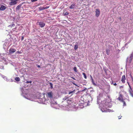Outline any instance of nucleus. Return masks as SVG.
Masks as SVG:
<instances>
[{
    "mask_svg": "<svg viewBox=\"0 0 133 133\" xmlns=\"http://www.w3.org/2000/svg\"><path fill=\"white\" fill-rule=\"evenodd\" d=\"M24 37L23 36H22L21 38V40H23L24 39Z\"/></svg>",
    "mask_w": 133,
    "mask_h": 133,
    "instance_id": "35",
    "label": "nucleus"
},
{
    "mask_svg": "<svg viewBox=\"0 0 133 133\" xmlns=\"http://www.w3.org/2000/svg\"><path fill=\"white\" fill-rule=\"evenodd\" d=\"M69 14V13L68 12H65L64 14V16H66V15H68Z\"/></svg>",
    "mask_w": 133,
    "mask_h": 133,
    "instance_id": "29",
    "label": "nucleus"
},
{
    "mask_svg": "<svg viewBox=\"0 0 133 133\" xmlns=\"http://www.w3.org/2000/svg\"><path fill=\"white\" fill-rule=\"evenodd\" d=\"M87 90V89L86 88H85L83 90V91H85V90Z\"/></svg>",
    "mask_w": 133,
    "mask_h": 133,
    "instance_id": "37",
    "label": "nucleus"
},
{
    "mask_svg": "<svg viewBox=\"0 0 133 133\" xmlns=\"http://www.w3.org/2000/svg\"><path fill=\"white\" fill-rule=\"evenodd\" d=\"M83 75L84 76V78L85 79H86L87 78V76H86L85 74L84 73H83Z\"/></svg>",
    "mask_w": 133,
    "mask_h": 133,
    "instance_id": "28",
    "label": "nucleus"
},
{
    "mask_svg": "<svg viewBox=\"0 0 133 133\" xmlns=\"http://www.w3.org/2000/svg\"><path fill=\"white\" fill-rule=\"evenodd\" d=\"M131 78L133 80V78H132V77H131Z\"/></svg>",
    "mask_w": 133,
    "mask_h": 133,
    "instance_id": "46",
    "label": "nucleus"
},
{
    "mask_svg": "<svg viewBox=\"0 0 133 133\" xmlns=\"http://www.w3.org/2000/svg\"><path fill=\"white\" fill-rule=\"evenodd\" d=\"M72 78L74 79V80H75V78H74V77H72Z\"/></svg>",
    "mask_w": 133,
    "mask_h": 133,
    "instance_id": "43",
    "label": "nucleus"
},
{
    "mask_svg": "<svg viewBox=\"0 0 133 133\" xmlns=\"http://www.w3.org/2000/svg\"><path fill=\"white\" fill-rule=\"evenodd\" d=\"M120 101L122 103H123V106H126V103L124 101V100H120Z\"/></svg>",
    "mask_w": 133,
    "mask_h": 133,
    "instance_id": "20",
    "label": "nucleus"
},
{
    "mask_svg": "<svg viewBox=\"0 0 133 133\" xmlns=\"http://www.w3.org/2000/svg\"><path fill=\"white\" fill-rule=\"evenodd\" d=\"M73 84H74V85H76V86H77L76 84L75 83H73Z\"/></svg>",
    "mask_w": 133,
    "mask_h": 133,
    "instance_id": "42",
    "label": "nucleus"
},
{
    "mask_svg": "<svg viewBox=\"0 0 133 133\" xmlns=\"http://www.w3.org/2000/svg\"><path fill=\"white\" fill-rule=\"evenodd\" d=\"M79 101L77 102V103H76V104H78L79 107L81 108H83L85 107H86L88 105H89L88 102L89 101V100H78ZM78 107L79 106H78Z\"/></svg>",
    "mask_w": 133,
    "mask_h": 133,
    "instance_id": "1",
    "label": "nucleus"
},
{
    "mask_svg": "<svg viewBox=\"0 0 133 133\" xmlns=\"http://www.w3.org/2000/svg\"><path fill=\"white\" fill-rule=\"evenodd\" d=\"M49 83L50 85V86L51 88V89H52L53 88V84H52V83L51 82Z\"/></svg>",
    "mask_w": 133,
    "mask_h": 133,
    "instance_id": "24",
    "label": "nucleus"
},
{
    "mask_svg": "<svg viewBox=\"0 0 133 133\" xmlns=\"http://www.w3.org/2000/svg\"><path fill=\"white\" fill-rule=\"evenodd\" d=\"M25 96H24V97H25V98L27 99H28V98H27L26 97H25Z\"/></svg>",
    "mask_w": 133,
    "mask_h": 133,
    "instance_id": "44",
    "label": "nucleus"
},
{
    "mask_svg": "<svg viewBox=\"0 0 133 133\" xmlns=\"http://www.w3.org/2000/svg\"><path fill=\"white\" fill-rule=\"evenodd\" d=\"M21 52L20 51H17L16 52V54H21Z\"/></svg>",
    "mask_w": 133,
    "mask_h": 133,
    "instance_id": "33",
    "label": "nucleus"
},
{
    "mask_svg": "<svg viewBox=\"0 0 133 133\" xmlns=\"http://www.w3.org/2000/svg\"><path fill=\"white\" fill-rule=\"evenodd\" d=\"M128 84H129V86L130 87V88H131L130 86V85H129V83H128Z\"/></svg>",
    "mask_w": 133,
    "mask_h": 133,
    "instance_id": "45",
    "label": "nucleus"
},
{
    "mask_svg": "<svg viewBox=\"0 0 133 133\" xmlns=\"http://www.w3.org/2000/svg\"><path fill=\"white\" fill-rule=\"evenodd\" d=\"M39 10L40 11L43 10L45 9V8L43 7H40L39 8Z\"/></svg>",
    "mask_w": 133,
    "mask_h": 133,
    "instance_id": "22",
    "label": "nucleus"
},
{
    "mask_svg": "<svg viewBox=\"0 0 133 133\" xmlns=\"http://www.w3.org/2000/svg\"><path fill=\"white\" fill-rule=\"evenodd\" d=\"M16 50L13 48H10L9 50V53L10 54H11L16 52Z\"/></svg>",
    "mask_w": 133,
    "mask_h": 133,
    "instance_id": "7",
    "label": "nucleus"
},
{
    "mask_svg": "<svg viewBox=\"0 0 133 133\" xmlns=\"http://www.w3.org/2000/svg\"><path fill=\"white\" fill-rule=\"evenodd\" d=\"M118 19L120 21L121 20V17H119L118 18Z\"/></svg>",
    "mask_w": 133,
    "mask_h": 133,
    "instance_id": "36",
    "label": "nucleus"
},
{
    "mask_svg": "<svg viewBox=\"0 0 133 133\" xmlns=\"http://www.w3.org/2000/svg\"><path fill=\"white\" fill-rule=\"evenodd\" d=\"M111 101H110L109 102V103H110V104H108L109 105H110V107L111 106H112V104L111 103Z\"/></svg>",
    "mask_w": 133,
    "mask_h": 133,
    "instance_id": "34",
    "label": "nucleus"
},
{
    "mask_svg": "<svg viewBox=\"0 0 133 133\" xmlns=\"http://www.w3.org/2000/svg\"><path fill=\"white\" fill-rule=\"evenodd\" d=\"M106 100H103V102L105 103V105L106 106H107L109 108L110 107V105H109L108 104H110L109 102H108L106 101Z\"/></svg>",
    "mask_w": 133,
    "mask_h": 133,
    "instance_id": "9",
    "label": "nucleus"
},
{
    "mask_svg": "<svg viewBox=\"0 0 133 133\" xmlns=\"http://www.w3.org/2000/svg\"><path fill=\"white\" fill-rule=\"evenodd\" d=\"M106 54L107 55H109V52L110 51V50L109 49H106Z\"/></svg>",
    "mask_w": 133,
    "mask_h": 133,
    "instance_id": "23",
    "label": "nucleus"
},
{
    "mask_svg": "<svg viewBox=\"0 0 133 133\" xmlns=\"http://www.w3.org/2000/svg\"><path fill=\"white\" fill-rule=\"evenodd\" d=\"M21 6L22 4H19L18 6H17L16 8V11L19 10L21 8Z\"/></svg>",
    "mask_w": 133,
    "mask_h": 133,
    "instance_id": "13",
    "label": "nucleus"
},
{
    "mask_svg": "<svg viewBox=\"0 0 133 133\" xmlns=\"http://www.w3.org/2000/svg\"><path fill=\"white\" fill-rule=\"evenodd\" d=\"M78 48V46L77 45H75L74 49L76 50Z\"/></svg>",
    "mask_w": 133,
    "mask_h": 133,
    "instance_id": "26",
    "label": "nucleus"
},
{
    "mask_svg": "<svg viewBox=\"0 0 133 133\" xmlns=\"http://www.w3.org/2000/svg\"><path fill=\"white\" fill-rule=\"evenodd\" d=\"M133 57V53H132L130 55L129 57L127 58V62L129 61V63H131Z\"/></svg>",
    "mask_w": 133,
    "mask_h": 133,
    "instance_id": "2",
    "label": "nucleus"
},
{
    "mask_svg": "<svg viewBox=\"0 0 133 133\" xmlns=\"http://www.w3.org/2000/svg\"><path fill=\"white\" fill-rule=\"evenodd\" d=\"M47 96L50 98V99H52V98L53 93L52 91L48 92L47 93Z\"/></svg>",
    "mask_w": 133,
    "mask_h": 133,
    "instance_id": "3",
    "label": "nucleus"
},
{
    "mask_svg": "<svg viewBox=\"0 0 133 133\" xmlns=\"http://www.w3.org/2000/svg\"><path fill=\"white\" fill-rule=\"evenodd\" d=\"M90 77H91V82H92V83L94 85L96 86V84H95V82L94 81L92 77V76L91 75L90 76Z\"/></svg>",
    "mask_w": 133,
    "mask_h": 133,
    "instance_id": "15",
    "label": "nucleus"
},
{
    "mask_svg": "<svg viewBox=\"0 0 133 133\" xmlns=\"http://www.w3.org/2000/svg\"><path fill=\"white\" fill-rule=\"evenodd\" d=\"M32 81H28L26 82V83H27V84L29 83H32Z\"/></svg>",
    "mask_w": 133,
    "mask_h": 133,
    "instance_id": "27",
    "label": "nucleus"
},
{
    "mask_svg": "<svg viewBox=\"0 0 133 133\" xmlns=\"http://www.w3.org/2000/svg\"><path fill=\"white\" fill-rule=\"evenodd\" d=\"M75 4H72L69 7V9H72L75 8Z\"/></svg>",
    "mask_w": 133,
    "mask_h": 133,
    "instance_id": "14",
    "label": "nucleus"
},
{
    "mask_svg": "<svg viewBox=\"0 0 133 133\" xmlns=\"http://www.w3.org/2000/svg\"><path fill=\"white\" fill-rule=\"evenodd\" d=\"M49 102L52 105H56L57 104V102L55 100H50Z\"/></svg>",
    "mask_w": 133,
    "mask_h": 133,
    "instance_id": "10",
    "label": "nucleus"
},
{
    "mask_svg": "<svg viewBox=\"0 0 133 133\" xmlns=\"http://www.w3.org/2000/svg\"><path fill=\"white\" fill-rule=\"evenodd\" d=\"M37 67L38 68H40V66L39 65H37Z\"/></svg>",
    "mask_w": 133,
    "mask_h": 133,
    "instance_id": "40",
    "label": "nucleus"
},
{
    "mask_svg": "<svg viewBox=\"0 0 133 133\" xmlns=\"http://www.w3.org/2000/svg\"><path fill=\"white\" fill-rule=\"evenodd\" d=\"M122 95H120V97H119L118 98L119 99V100H122L120 98V97H122Z\"/></svg>",
    "mask_w": 133,
    "mask_h": 133,
    "instance_id": "31",
    "label": "nucleus"
},
{
    "mask_svg": "<svg viewBox=\"0 0 133 133\" xmlns=\"http://www.w3.org/2000/svg\"><path fill=\"white\" fill-rule=\"evenodd\" d=\"M101 101V100H98V101H97V103L98 104H99V101ZM101 101L102 102V101Z\"/></svg>",
    "mask_w": 133,
    "mask_h": 133,
    "instance_id": "38",
    "label": "nucleus"
},
{
    "mask_svg": "<svg viewBox=\"0 0 133 133\" xmlns=\"http://www.w3.org/2000/svg\"><path fill=\"white\" fill-rule=\"evenodd\" d=\"M121 117H118V119H121Z\"/></svg>",
    "mask_w": 133,
    "mask_h": 133,
    "instance_id": "41",
    "label": "nucleus"
},
{
    "mask_svg": "<svg viewBox=\"0 0 133 133\" xmlns=\"http://www.w3.org/2000/svg\"><path fill=\"white\" fill-rule=\"evenodd\" d=\"M130 94H131V95L133 97V93L132 92H131V91H130Z\"/></svg>",
    "mask_w": 133,
    "mask_h": 133,
    "instance_id": "30",
    "label": "nucleus"
},
{
    "mask_svg": "<svg viewBox=\"0 0 133 133\" xmlns=\"http://www.w3.org/2000/svg\"><path fill=\"white\" fill-rule=\"evenodd\" d=\"M6 7L5 6L2 5H1V7L0 8V10L3 11L5 9Z\"/></svg>",
    "mask_w": 133,
    "mask_h": 133,
    "instance_id": "11",
    "label": "nucleus"
},
{
    "mask_svg": "<svg viewBox=\"0 0 133 133\" xmlns=\"http://www.w3.org/2000/svg\"><path fill=\"white\" fill-rule=\"evenodd\" d=\"M125 75H123L122 76L121 79V81L123 83H124L125 82Z\"/></svg>",
    "mask_w": 133,
    "mask_h": 133,
    "instance_id": "12",
    "label": "nucleus"
},
{
    "mask_svg": "<svg viewBox=\"0 0 133 133\" xmlns=\"http://www.w3.org/2000/svg\"><path fill=\"white\" fill-rule=\"evenodd\" d=\"M75 90H74V91L69 92V94H71L72 95L73 94L75 93Z\"/></svg>",
    "mask_w": 133,
    "mask_h": 133,
    "instance_id": "19",
    "label": "nucleus"
},
{
    "mask_svg": "<svg viewBox=\"0 0 133 133\" xmlns=\"http://www.w3.org/2000/svg\"><path fill=\"white\" fill-rule=\"evenodd\" d=\"M39 102L38 101V102L42 104H45V100H39Z\"/></svg>",
    "mask_w": 133,
    "mask_h": 133,
    "instance_id": "18",
    "label": "nucleus"
},
{
    "mask_svg": "<svg viewBox=\"0 0 133 133\" xmlns=\"http://www.w3.org/2000/svg\"><path fill=\"white\" fill-rule=\"evenodd\" d=\"M114 84V85H117V84H116V83H114V84Z\"/></svg>",
    "mask_w": 133,
    "mask_h": 133,
    "instance_id": "39",
    "label": "nucleus"
},
{
    "mask_svg": "<svg viewBox=\"0 0 133 133\" xmlns=\"http://www.w3.org/2000/svg\"><path fill=\"white\" fill-rule=\"evenodd\" d=\"M73 69L75 72H77V68L76 67H75Z\"/></svg>",
    "mask_w": 133,
    "mask_h": 133,
    "instance_id": "25",
    "label": "nucleus"
},
{
    "mask_svg": "<svg viewBox=\"0 0 133 133\" xmlns=\"http://www.w3.org/2000/svg\"><path fill=\"white\" fill-rule=\"evenodd\" d=\"M122 86H121V87H120V88H122Z\"/></svg>",
    "mask_w": 133,
    "mask_h": 133,
    "instance_id": "47",
    "label": "nucleus"
},
{
    "mask_svg": "<svg viewBox=\"0 0 133 133\" xmlns=\"http://www.w3.org/2000/svg\"><path fill=\"white\" fill-rule=\"evenodd\" d=\"M38 25L41 28L43 27L45 25V24L43 22H38Z\"/></svg>",
    "mask_w": 133,
    "mask_h": 133,
    "instance_id": "4",
    "label": "nucleus"
},
{
    "mask_svg": "<svg viewBox=\"0 0 133 133\" xmlns=\"http://www.w3.org/2000/svg\"><path fill=\"white\" fill-rule=\"evenodd\" d=\"M37 1V0H31V2H33L36 1Z\"/></svg>",
    "mask_w": 133,
    "mask_h": 133,
    "instance_id": "32",
    "label": "nucleus"
},
{
    "mask_svg": "<svg viewBox=\"0 0 133 133\" xmlns=\"http://www.w3.org/2000/svg\"><path fill=\"white\" fill-rule=\"evenodd\" d=\"M2 77L7 81H9V79H8L6 77L4 76H3Z\"/></svg>",
    "mask_w": 133,
    "mask_h": 133,
    "instance_id": "17",
    "label": "nucleus"
},
{
    "mask_svg": "<svg viewBox=\"0 0 133 133\" xmlns=\"http://www.w3.org/2000/svg\"><path fill=\"white\" fill-rule=\"evenodd\" d=\"M72 100H67V102L68 103V105H70L71 106H75V103L74 104V103L72 102Z\"/></svg>",
    "mask_w": 133,
    "mask_h": 133,
    "instance_id": "8",
    "label": "nucleus"
},
{
    "mask_svg": "<svg viewBox=\"0 0 133 133\" xmlns=\"http://www.w3.org/2000/svg\"><path fill=\"white\" fill-rule=\"evenodd\" d=\"M122 86H121V87H120V88H122Z\"/></svg>",
    "mask_w": 133,
    "mask_h": 133,
    "instance_id": "48",
    "label": "nucleus"
},
{
    "mask_svg": "<svg viewBox=\"0 0 133 133\" xmlns=\"http://www.w3.org/2000/svg\"><path fill=\"white\" fill-rule=\"evenodd\" d=\"M11 2L10 3V4L11 5H15L17 3V1L18 0H10Z\"/></svg>",
    "mask_w": 133,
    "mask_h": 133,
    "instance_id": "5",
    "label": "nucleus"
},
{
    "mask_svg": "<svg viewBox=\"0 0 133 133\" xmlns=\"http://www.w3.org/2000/svg\"><path fill=\"white\" fill-rule=\"evenodd\" d=\"M96 16L97 17H98L100 13V11L99 9H96Z\"/></svg>",
    "mask_w": 133,
    "mask_h": 133,
    "instance_id": "6",
    "label": "nucleus"
},
{
    "mask_svg": "<svg viewBox=\"0 0 133 133\" xmlns=\"http://www.w3.org/2000/svg\"><path fill=\"white\" fill-rule=\"evenodd\" d=\"M5 59L1 55V54L0 55V61H2L3 60L4 61Z\"/></svg>",
    "mask_w": 133,
    "mask_h": 133,
    "instance_id": "16",
    "label": "nucleus"
},
{
    "mask_svg": "<svg viewBox=\"0 0 133 133\" xmlns=\"http://www.w3.org/2000/svg\"><path fill=\"white\" fill-rule=\"evenodd\" d=\"M23 94H24V92H23Z\"/></svg>",
    "mask_w": 133,
    "mask_h": 133,
    "instance_id": "49",
    "label": "nucleus"
},
{
    "mask_svg": "<svg viewBox=\"0 0 133 133\" xmlns=\"http://www.w3.org/2000/svg\"><path fill=\"white\" fill-rule=\"evenodd\" d=\"M15 80L17 81H19L20 80V79L19 77H17L15 78Z\"/></svg>",
    "mask_w": 133,
    "mask_h": 133,
    "instance_id": "21",
    "label": "nucleus"
}]
</instances>
